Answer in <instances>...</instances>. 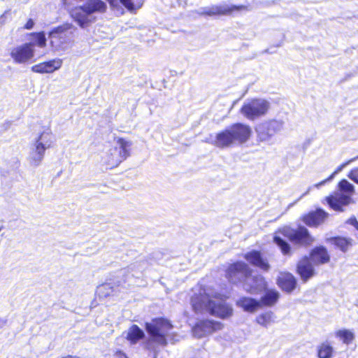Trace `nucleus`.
<instances>
[{"label":"nucleus","mask_w":358,"mask_h":358,"mask_svg":"<svg viewBox=\"0 0 358 358\" xmlns=\"http://www.w3.org/2000/svg\"><path fill=\"white\" fill-rule=\"evenodd\" d=\"M348 177L358 185V166L352 169L348 174Z\"/></svg>","instance_id":"nucleus-35"},{"label":"nucleus","mask_w":358,"mask_h":358,"mask_svg":"<svg viewBox=\"0 0 358 358\" xmlns=\"http://www.w3.org/2000/svg\"><path fill=\"white\" fill-rule=\"evenodd\" d=\"M62 60L55 59L48 62L36 64L31 67L34 72L39 73H50L61 68Z\"/></svg>","instance_id":"nucleus-19"},{"label":"nucleus","mask_w":358,"mask_h":358,"mask_svg":"<svg viewBox=\"0 0 358 358\" xmlns=\"http://www.w3.org/2000/svg\"><path fill=\"white\" fill-rule=\"evenodd\" d=\"M64 6L69 5L71 3L70 0H62Z\"/></svg>","instance_id":"nucleus-41"},{"label":"nucleus","mask_w":358,"mask_h":358,"mask_svg":"<svg viewBox=\"0 0 358 358\" xmlns=\"http://www.w3.org/2000/svg\"><path fill=\"white\" fill-rule=\"evenodd\" d=\"M110 5L115 6L118 0H107ZM119 1L125 6L129 10H134L135 9L134 5L131 0H119Z\"/></svg>","instance_id":"nucleus-33"},{"label":"nucleus","mask_w":358,"mask_h":358,"mask_svg":"<svg viewBox=\"0 0 358 358\" xmlns=\"http://www.w3.org/2000/svg\"><path fill=\"white\" fill-rule=\"evenodd\" d=\"M107 5L102 0H87L83 6L72 9L70 15L81 28L85 29L96 21L94 14L105 13Z\"/></svg>","instance_id":"nucleus-4"},{"label":"nucleus","mask_w":358,"mask_h":358,"mask_svg":"<svg viewBox=\"0 0 358 358\" xmlns=\"http://www.w3.org/2000/svg\"><path fill=\"white\" fill-rule=\"evenodd\" d=\"M336 336L347 345L350 343L355 338L354 333L349 329H341L338 331L336 332Z\"/></svg>","instance_id":"nucleus-28"},{"label":"nucleus","mask_w":358,"mask_h":358,"mask_svg":"<svg viewBox=\"0 0 358 358\" xmlns=\"http://www.w3.org/2000/svg\"><path fill=\"white\" fill-rule=\"evenodd\" d=\"M275 317L273 313L268 311L258 315L256 318V321L259 324L267 327L271 324L275 322Z\"/></svg>","instance_id":"nucleus-26"},{"label":"nucleus","mask_w":358,"mask_h":358,"mask_svg":"<svg viewBox=\"0 0 358 358\" xmlns=\"http://www.w3.org/2000/svg\"><path fill=\"white\" fill-rule=\"evenodd\" d=\"M329 259L327 249L322 246L315 248L310 253V259L316 265L327 263Z\"/></svg>","instance_id":"nucleus-22"},{"label":"nucleus","mask_w":358,"mask_h":358,"mask_svg":"<svg viewBox=\"0 0 358 358\" xmlns=\"http://www.w3.org/2000/svg\"><path fill=\"white\" fill-rule=\"evenodd\" d=\"M333 348L329 345L322 344L318 350L319 358H331Z\"/></svg>","instance_id":"nucleus-31"},{"label":"nucleus","mask_w":358,"mask_h":358,"mask_svg":"<svg viewBox=\"0 0 358 358\" xmlns=\"http://www.w3.org/2000/svg\"><path fill=\"white\" fill-rule=\"evenodd\" d=\"M252 129L250 126L236 123L216 134L210 143L217 148L224 149L242 145L250 138Z\"/></svg>","instance_id":"nucleus-3"},{"label":"nucleus","mask_w":358,"mask_h":358,"mask_svg":"<svg viewBox=\"0 0 358 358\" xmlns=\"http://www.w3.org/2000/svg\"><path fill=\"white\" fill-rule=\"evenodd\" d=\"M248 7L245 5L236 6L227 3H222L219 5H213L210 7L201 8L199 14L201 15H229L234 12L248 10Z\"/></svg>","instance_id":"nucleus-11"},{"label":"nucleus","mask_w":358,"mask_h":358,"mask_svg":"<svg viewBox=\"0 0 358 358\" xmlns=\"http://www.w3.org/2000/svg\"><path fill=\"white\" fill-rule=\"evenodd\" d=\"M6 324V320L0 318V328H2Z\"/></svg>","instance_id":"nucleus-40"},{"label":"nucleus","mask_w":358,"mask_h":358,"mask_svg":"<svg viewBox=\"0 0 358 358\" xmlns=\"http://www.w3.org/2000/svg\"><path fill=\"white\" fill-rule=\"evenodd\" d=\"M310 189H311V187H308V190L301 195L300 199L302 198L303 196H304L305 195L308 194L309 193V192L310 191Z\"/></svg>","instance_id":"nucleus-43"},{"label":"nucleus","mask_w":358,"mask_h":358,"mask_svg":"<svg viewBox=\"0 0 358 358\" xmlns=\"http://www.w3.org/2000/svg\"><path fill=\"white\" fill-rule=\"evenodd\" d=\"M34 22L31 19H29L25 24L24 28L26 29H31L34 27Z\"/></svg>","instance_id":"nucleus-37"},{"label":"nucleus","mask_w":358,"mask_h":358,"mask_svg":"<svg viewBox=\"0 0 358 358\" xmlns=\"http://www.w3.org/2000/svg\"><path fill=\"white\" fill-rule=\"evenodd\" d=\"M51 135L48 132H43L36 140L31 148L29 162L31 166H38L43 159L45 151L52 145Z\"/></svg>","instance_id":"nucleus-7"},{"label":"nucleus","mask_w":358,"mask_h":358,"mask_svg":"<svg viewBox=\"0 0 358 358\" xmlns=\"http://www.w3.org/2000/svg\"><path fill=\"white\" fill-rule=\"evenodd\" d=\"M8 12L6 11L0 17V26H2L5 23L6 15Z\"/></svg>","instance_id":"nucleus-39"},{"label":"nucleus","mask_w":358,"mask_h":358,"mask_svg":"<svg viewBox=\"0 0 358 358\" xmlns=\"http://www.w3.org/2000/svg\"><path fill=\"white\" fill-rule=\"evenodd\" d=\"M244 257L250 264L264 271H268L270 269V265L267 259L263 258L261 252L259 251L252 250L246 253Z\"/></svg>","instance_id":"nucleus-18"},{"label":"nucleus","mask_w":358,"mask_h":358,"mask_svg":"<svg viewBox=\"0 0 358 358\" xmlns=\"http://www.w3.org/2000/svg\"><path fill=\"white\" fill-rule=\"evenodd\" d=\"M223 328V324L214 320H204L196 324L192 329L195 337L202 338Z\"/></svg>","instance_id":"nucleus-13"},{"label":"nucleus","mask_w":358,"mask_h":358,"mask_svg":"<svg viewBox=\"0 0 358 358\" xmlns=\"http://www.w3.org/2000/svg\"><path fill=\"white\" fill-rule=\"evenodd\" d=\"M333 243L343 252H346L352 245V239L336 237L332 239Z\"/></svg>","instance_id":"nucleus-27"},{"label":"nucleus","mask_w":358,"mask_h":358,"mask_svg":"<svg viewBox=\"0 0 358 358\" xmlns=\"http://www.w3.org/2000/svg\"><path fill=\"white\" fill-rule=\"evenodd\" d=\"M274 243L280 248L281 252L285 255H291V248L289 244L280 236H275L273 238Z\"/></svg>","instance_id":"nucleus-29"},{"label":"nucleus","mask_w":358,"mask_h":358,"mask_svg":"<svg viewBox=\"0 0 358 358\" xmlns=\"http://www.w3.org/2000/svg\"><path fill=\"white\" fill-rule=\"evenodd\" d=\"M252 273L251 269L245 263L237 262L231 264L227 270V278L234 283L244 282L247 276Z\"/></svg>","instance_id":"nucleus-12"},{"label":"nucleus","mask_w":358,"mask_h":358,"mask_svg":"<svg viewBox=\"0 0 358 358\" xmlns=\"http://www.w3.org/2000/svg\"><path fill=\"white\" fill-rule=\"evenodd\" d=\"M284 126L281 120H269L257 125L255 131L259 141L268 142L275 134L280 132Z\"/></svg>","instance_id":"nucleus-9"},{"label":"nucleus","mask_w":358,"mask_h":358,"mask_svg":"<svg viewBox=\"0 0 358 358\" xmlns=\"http://www.w3.org/2000/svg\"><path fill=\"white\" fill-rule=\"evenodd\" d=\"M77 28L71 23H64L55 27L49 34L50 45L55 50H66L73 42Z\"/></svg>","instance_id":"nucleus-6"},{"label":"nucleus","mask_w":358,"mask_h":358,"mask_svg":"<svg viewBox=\"0 0 358 358\" xmlns=\"http://www.w3.org/2000/svg\"><path fill=\"white\" fill-rule=\"evenodd\" d=\"M280 233L294 244L307 246L314 241V238L304 227L300 226L296 229L285 227L280 230Z\"/></svg>","instance_id":"nucleus-10"},{"label":"nucleus","mask_w":358,"mask_h":358,"mask_svg":"<svg viewBox=\"0 0 358 358\" xmlns=\"http://www.w3.org/2000/svg\"><path fill=\"white\" fill-rule=\"evenodd\" d=\"M238 306L248 312H254L261 308V302L250 297H242L237 301Z\"/></svg>","instance_id":"nucleus-24"},{"label":"nucleus","mask_w":358,"mask_h":358,"mask_svg":"<svg viewBox=\"0 0 358 358\" xmlns=\"http://www.w3.org/2000/svg\"><path fill=\"white\" fill-rule=\"evenodd\" d=\"M270 108V103L263 99H255L245 102L241 113L248 120H254L265 115Z\"/></svg>","instance_id":"nucleus-8"},{"label":"nucleus","mask_w":358,"mask_h":358,"mask_svg":"<svg viewBox=\"0 0 358 358\" xmlns=\"http://www.w3.org/2000/svg\"><path fill=\"white\" fill-rule=\"evenodd\" d=\"M33 43H27L13 48L10 56L14 62L17 64H23L31 59L34 55Z\"/></svg>","instance_id":"nucleus-14"},{"label":"nucleus","mask_w":358,"mask_h":358,"mask_svg":"<svg viewBox=\"0 0 358 358\" xmlns=\"http://www.w3.org/2000/svg\"><path fill=\"white\" fill-rule=\"evenodd\" d=\"M114 292L113 287L110 283H105L97 288V294L100 297H107Z\"/></svg>","instance_id":"nucleus-30"},{"label":"nucleus","mask_w":358,"mask_h":358,"mask_svg":"<svg viewBox=\"0 0 358 358\" xmlns=\"http://www.w3.org/2000/svg\"><path fill=\"white\" fill-rule=\"evenodd\" d=\"M278 285L287 292L293 291L296 285L294 276L289 273H281L278 279Z\"/></svg>","instance_id":"nucleus-21"},{"label":"nucleus","mask_w":358,"mask_h":358,"mask_svg":"<svg viewBox=\"0 0 358 358\" xmlns=\"http://www.w3.org/2000/svg\"><path fill=\"white\" fill-rule=\"evenodd\" d=\"M173 325L164 318H156L150 322L145 323V329L148 334V338L143 343L144 348L154 354L156 358L160 347H165L168 341L174 343L179 341L180 336L171 332Z\"/></svg>","instance_id":"nucleus-2"},{"label":"nucleus","mask_w":358,"mask_h":358,"mask_svg":"<svg viewBox=\"0 0 358 358\" xmlns=\"http://www.w3.org/2000/svg\"><path fill=\"white\" fill-rule=\"evenodd\" d=\"M329 213L321 208H318L315 211L310 212L303 217L304 223L310 227H316L322 224L328 217Z\"/></svg>","instance_id":"nucleus-17"},{"label":"nucleus","mask_w":358,"mask_h":358,"mask_svg":"<svg viewBox=\"0 0 358 358\" xmlns=\"http://www.w3.org/2000/svg\"><path fill=\"white\" fill-rule=\"evenodd\" d=\"M266 281L262 275L253 276L251 273L247 276L245 281L243 284V289L252 294L261 293L266 289Z\"/></svg>","instance_id":"nucleus-16"},{"label":"nucleus","mask_w":358,"mask_h":358,"mask_svg":"<svg viewBox=\"0 0 358 358\" xmlns=\"http://www.w3.org/2000/svg\"><path fill=\"white\" fill-rule=\"evenodd\" d=\"M357 159H358V156L356 157L352 158V159H349L348 161L345 162V163H343L342 164H341L336 169V170L329 177V180H332L334 178L335 175H336L338 173L341 171L345 166L350 164L352 162H355Z\"/></svg>","instance_id":"nucleus-34"},{"label":"nucleus","mask_w":358,"mask_h":358,"mask_svg":"<svg viewBox=\"0 0 358 358\" xmlns=\"http://www.w3.org/2000/svg\"><path fill=\"white\" fill-rule=\"evenodd\" d=\"M191 306L197 314L209 313L221 319L233 315V308L223 296L210 287H199L191 297Z\"/></svg>","instance_id":"nucleus-1"},{"label":"nucleus","mask_w":358,"mask_h":358,"mask_svg":"<svg viewBox=\"0 0 358 358\" xmlns=\"http://www.w3.org/2000/svg\"><path fill=\"white\" fill-rule=\"evenodd\" d=\"M145 336L144 331L138 325L132 324L127 331L126 339L131 345H135L144 338Z\"/></svg>","instance_id":"nucleus-23"},{"label":"nucleus","mask_w":358,"mask_h":358,"mask_svg":"<svg viewBox=\"0 0 358 358\" xmlns=\"http://www.w3.org/2000/svg\"><path fill=\"white\" fill-rule=\"evenodd\" d=\"M3 225L0 226V231L3 229Z\"/></svg>","instance_id":"nucleus-44"},{"label":"nucleus","mask_w":358,"mask_h":358,"mask_svg":"<svg viewBox=\"0 0 358 358\" xmlns=\"http://www.w3.org/2000/svg\"><path fill=\"white\" fill-rule=\"evenodd\" d=\"M347 222L349 223L350 224L354 226L358 230V221L356 219V217H350L348 220Z\"/></svg>","instance_id":"nucleus-36"},{"label":"nucleus","mask_w":358,"mask_h":358,"mask_svg":"<svg viewBox=\"0 0 358 358\" xmlns=\"http://www.w3.org/2000/svg\"><path fill=\"white\" fill-rule=\"evenodd\" d=\"M330 180H329V178H327V179H325V180H322V181H321V182H318L317 184H315L314 186L315 187H317V188H319L322 185H324L327 182L330 181Z\"/></svg>","instance_id":"nucleus-38"},{"label":"nucleus","mask_w":358,"mask_h":358,"mask_svg":"<svg viewBox=\"0 0 358 358\" xmlns=\"http://www.w3.org/2000/svg\"><path fill=\"white\" fill-rule=\"evenodd\" d=\"M117 144L119 146L118 149L115 148L114 149L115 154L108 164L111 166H117L123 160L126 159L130 155V148L132 143L129 141H126L124 138H118L117 139Z\"/></svg>","instance_id":"nucleus-15"},{"label":"nucleus","mask_w":358,"mask_h":358,"mask_svg":"<svg viewBox=\"0 0 358 358\" xmlns=\"http://www.w3.org/2000/svg\"><path fill=\"white\" fill-rule=\"evenodd\" d=\"M355 192V186L345 179L341 180L337 191L326 197L329 206L334 210L343 212V208L352 202V196Z\"/></svg>","instance_id":"nucleus-5"},{"label":"nucleus","mask_w":358,"mask_h":358,"mask_svg":"<svg viewBox=\"0 0 358 358\" xmlns=\"http://www.w3.org/2000/svg\"><path fill=\"white\" fill-rule=\"evenodd\" d=\"M61 358H80V357L78 356L67 355V356L62 357Z\"/></svg>","instance_id":"nucleus-42"},{"label":"nucleus","mask_w":358,"mask_h":358,"mask_svg":"<svg viewBox=\"0 0 358 358\" xmlns=\"http://www.w3.org/2000/svg\"><path fill=\"white\" fill-rule=\"evenodd\" d=\"M30 36L34 37L35 43L38 46L43 48L46 45V38L44 32H33L30 34Z\"/></svg>","instance_id":"nucleus-32"},{"label":"nucleus","mask_w":358,"mask_h":358,"mask_svg":"<svg viewBox=\"0 0 358 358\" xmlns=\"http://www.w3.org/2000/svg\"><path fill=\"white\" fill-rule=\"evenodd\" d=\"M120 354H122L123 356H125V354L122 353V352H120Z\"/></svg>","instance_id":"nucleus-45"},{"label":"nucleus","mask_w":358,"mask_h":358,"mask_svg":"<svg viewBox=\"0 0 358 358\" xmlns=\"http://www.w3.org/2000/svg\"><path fill=\"white\" fill-rule=\"evenodd\" d=\"M279 292L276 290H268L266 292L265 295L261 298V307L264 306H272L279 299Z\"/></svg>","instance_id":"nucleus-25"},{"label":"nucleus","mask_w":358,"mask_h":358,"mask_svg":"<svg viewBox=\"0 0 358 358\" xmlns=\"http://www.w3.org/2000/svg\"><path fill=\"white\" fill-rule=\"evenodd\" d=\"M297 273L303 282H306L315 274L312 262L307 257H303L297 264Z\"/></svg>","instance_id":"nucleus-20"}]
</instances>
